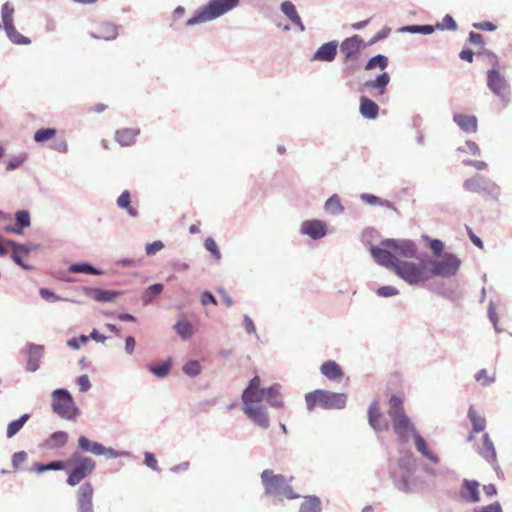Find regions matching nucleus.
I'll return each instance as SVG.
<instances>
[{"mask_svg":"<svg viewBox=\"0 0 512 512\" xmlns=\"http://www.w3.org/2000/svg\"><path fill=\"white\" fill-rule=\"evenodd\" d=\"M280 388L279 384L261 388L260 378L256 375L243 391V412L251 421L263 429H267L270 425L268 412L263 402L266 401L273 408L280 409L284 407Z\"/></svg>","mask_w":512,"mask_h":512,"instance_id":"nucleus-1","label":"nucleus"},{"mask_svg":"<svg viewBox=\"0 0 512 512\" xmlns=\"http://www.w3.org/2000/svg\"><path fill=\"white\" fill-rule=\"evenodd\" d=\"M389 416L392 428L400 443L406 444L414 440L416 450L429 461L437 464L440 459L428 447L425 439L419 434L414 423L406 415L403 409V400L398 396H392L389 400Z\"/></svg>","mask_w":512,"mask_h":512,"instance_id":"nucleus-2","label":"nucleus"},{"mask_svg":"<svg viewBox=\"0 0 512 512\" xmlns=\"http://www.w3.org/2000/svg\"><path fill=\"white\" fill-rule=\"evenodd\" d=\"M370 251L375 262L385 268L419 258L417 245L410 239H385L378 246H372Z\"/></svg>","mask_w":512,"mask_h":512,"instance_id":"nucleus-3","label":"nucleus"},{"mask_svg":"<svg viewBox=\"0 0 512 512\" xmlns=\"http://www.w3.org/2000/svg\"><path fill=\"white\" fill-rule=\"evenodd\" d=\"M240 3V0H208L197 9L194 15L186 21V26H195L213 21L232 11Z\"/></svg>","mask_w":512,"mask_h":512,"instance_id":"nucleus-4","label":"nucleus"},{"mask_svg":"<svg viewBox=\"0 0 512 512\" xmlns=\"http://www.w3.org/2000/svg\"><path fill=\"white\" fill-rule=\"evenodd\" d=\"M305 402L309 411H312L317 404L326 410L343 409L347 403V395L327 390H315L305 395Z\"/></svg>","mask_w":512,"mask_h":512,"instance_id":"nucleus-5","label":"nucleus"},{"mask_svg":"<svg viewBox=\"0 0 512 512\" xmlns=\"http://www.w3.org/2000/svg\"><path fill=\"white\" fill-rule=\"evenodd\" d=\"M51 408L59 417L68 421L76 420L81 414L72 395L64 388L55 389L51 393Z\"/></svg>","mask_w":512,"mask_h":512,"instance_id":"nucleus-6","label":"nucleus"},{"mask_svg":"<svg viewBox=\"0 0 512 512\" xmlns=\"http://www.w3.org/2000/svg\"><path fill=\"white\" fill-rule=\"evenodd\" d=\"M398 277L403 279L409 285H418L429 280L430 276L426 272V265L424 262H411L403 261L388 267Z\"/></svg>","mask_w":512,"mask_h":512,"instance_id":"nucleus-7","label":"nucleus"},{"mask_svg":"<svg viewBox=\"0 0 512 512\" xmlns=\"http://www.w3.org/2000/svg\"><path fill=\"white\" fill-rule=\"evenodd\" d=\"M261 479L267 494L287 499L298 497L282 475L274 474L271 470H264L261 474Z\"/></svg>","mask_w":512,"mask_h":512,"instance_id":"nucleus-8","label":"nucleus"},{"mask_svg":"<svg viewBox=\"0 0 512 512\" xmlns=\"http://www.w3.org/2000/svg\"><path fill=\"white\" fill-rule=\"evenodd\" d=\"M69 464L75 465L67 477V484L70 486L78 485L83 479L89 476L96 468L95 461L87 456H83L78 452H74L68 461Z\"/></svg>","mask_w":512,"mask_h":512,"instance_id":"nucleus-9","label":"nucleus"},{"mask_svg":"<svg viewBox=\"0 0 512 512\" xmlns=\"http://www.w3.org/2000/svg\"><path fill=\"white\" fill-rule=\"evenodd\" d=\"M428 265L430 272L429 276L449 278L456 275L461 265V261L454 254L445 253L439 259L429 261Z\"/></svg>","mask_w":512,"mask_h":512,"instance_id":"nucleus-10","label":"nucleus"},{"mask_svg":"<svg viewBox=\"0 0 512 512\" xmlns=\"http://www.w3.org/2000/svg\"><path fill=\"white\" fill-rule=\"evenodd\" d=\"M13 14L14 7L9 2L4 3L1 9L2 23H0V28L3 27L7 37L11 42L18 45L30 44V39L28 37L23 36L16 30L13 24Z\"/></svg>","mask_w":512,"mask_h":512,"instance_id":"nucleus-11","label":"nucleus"},{"mask_svg":"<svg viewBox=\"0 0 512 512\" xmlns=\"http://www.w3.org/2000/svg\"><path fill=\"white\" fill-rule=\"evenodd\" d=\"M487 86L500 97L503 106H507L511 101V92L508 88L505 77L496 69H490L487 72Z\"/></svg>","mask_w":512,"mask_h":512,"instance_id":"nucleus-12","label":"nucleus"},{"mask_svg":"<svg viewBox=\"0 0 512 512\" xmlns=\"http://www.w3.org/2000/svg\"><path fill=\"white\" fill-rule=\"evenodd\" d=\"M463 187L470 192H484L497 199L500 195V188L490 179L475 175L464 181Z\"/></svg>","mask_w":512,"mask_h":512,"instance_id":"nucleus-13","label":"nucleus"},{"mask_svg":"<svg viewBox=\"0 0 512 512\" xmlns=\"http://www.w3.org/2000/svg\"><path fill=\"white\" fill-rule=\"evenodd\" d=\"M3 243L11 247V257L17 265L26 270L30 269V266L24 262L23 257L28 256L33 251H36L39 248L38 244H19L11 239H7Z\"/></svg>","mask_w":512,"mask_h":512,"instance_id":"nucleus-14","label":"nucleus"},{"mask_svg":"<svg viewBox=\"0 0 512 512\" xmlns=\"http://www.w3.org/2000/svg\"><path fill=\"white\" fill-rule=\"evenodd\" d=\"M94 487L90 482L81 484L76 492L77 512L93 511Z\"/></svg>","mask_w":512,"mask_h":512,"instance_id":"nucleus-15","label":"nucleus"},{"mask_svg":"<svg viewBox=\"0 0 512 512\" xmlns=\"http://www.w3.org/2000/svg\"><path fill=\"white\" fill-rule=\"evenodd\" d=\"M300 232L311 239H321L327 234V225L324 221L318 219L306 220L301 224Z\"/></svg>","mask_w":512,"mask_h":512,"instance_id":"nucleus-16","label":"nucleus"},{"mask_svg":"<svg viewBox=\"0 0 512 512\" xmlns=\"http://www.w3.org/2000/svg\"><path fill=\"white\" fill-rule=\"evenodd\" d=\"M363 46V40L358 36L346 38L340 46L341 53L344 55L345 61L357 59Z\"/></svg>","mask_w":512,"mask_h":512,"instance_id":"nucleus-17","label":"nucleus"},{"mask_svg":"<svg viewBox=\"0 0 512 512\" xmlns=\"http://www.w3.org/2000/svg\"><path fill=\"white\" fill-rule=\"evenodd\" d=\"M480 484L476 480L464 479L459 492L461 499L467 503L480 502Z\"/></svg>","mask_w":512,"mask_h":512,"instance_id":"nucleus-18","label":"nucleus"},{"mask_svg":"<svg viewBox=\"0 0 512 512\" xmlns=\"http://www.w3.org/2000/svg\"><path fill=\"white\" fill-rule=\"evenodd\" d=\"M119 26L112 22H102L90 32L94 39L112 41L118 37Z\"/></svg>","mask_w":512,"mask_h":512,"instance_id":"nucleus-19","label":"nucleus"},{"mask_svg":"<svg viewBox=\"0 0 512 512\" xmlns=\"http://www.w3.org/2000/svg\"><path fill=\"white\" fill-rule=\"evenodd\" d=\"M368 421L375 431H386L389 428V423L381 413L376 400H374L369 406Z\"/></svg>","mask_w":512,"mask_h":512,"instance_id":"nucleus-20","label":"nucleus"},{"mask_svg":"<svg viewBox=\"0 0 512 512\" xmlns=\"http://www.w3.org/2000/svg\"><path fill=\"white\" fill-rule=\"evenodd\" d=\"M390 82V76L387 72H383L378 75L374 80L366 81L363 86L369 92L375 91L374 96H384L386 93L387 86Z\"/></svg>","mask_w":512,"mask_h":512,"instance_id":"nucleus-21","label":"nucleus"},{"mask_svg":"<svg viewBox=\"0 0 512 512\" xmlns=\"http://www.w3.org/2000/svg\"><path fill=\"white\" fill-rule=\"evenodd\" d=\"M44 346L39 344H29L27 349V365L26 369L29 372H35L40 367V361L43 356Z\"/></svg>","mask_w":512,"mask_h":512,"instance_id":"nucleus-22","label":"nucleus"},{"mask_svg":"<svg viewBox=\"0 0 512 512\" xmlns=\"http://www.w3.org/2000/svg\"><path fill=\"white\" fill-rule=\"evenodd\" d=\"M338 42L330 41L321 45L313 56V60L332 62L337 55Z\"/></svg>","mask_w":512,"mask_h":512,"instance_id":"nucleus-23","label":"nucleus"},{"mask_svg":"<svg viewBox=\"0 0 512 512\" xmlns=\"http://www.w3.org/2000/svg\"><path fill=\"white\" fill-rule=\"evenodd\" d=\"M483 444L482 447L479 450V454L492 466H494L495 469H498L497 464V454L494 447V444L489 436L488 433L483 434Z\"/></svg>","mask_w":512,"mask_h":512,"instance_id":"nucleus-24","label":"nucleus"},{"mask_svg":"<svg viewBox=\"0 0 512 512\" xmlns=\"http://www.w3.org/2000/svg\"><path fill=\"white\" fill-rule=\"evenodd\" d=\"M454 122L466 133H476L478 121L476 116L456 113L453 116Z\"/></svg>","mask_w":512,"mask_h":512,"instance_id":"nucleus-25","label":"nucleus"},{"mask_svg":"<svg viewBox=\"0 0 512 512\" xmlns=\"http://www.w3.org/2000/svg\"><path fill=\"white\" fill-rule=\"evenodd\" d=\"M83 292L86 296L93 298L98 302H112L118 293L112 290H103L100 288L84 287Z\"/></svg>","mask_w":512,"mask_h":512,"instance_id":"nucleus-26","label":"nucleus"},{"mask_svg":"<svg viewBox=\"0 0 512 512\" xmlns=\"http://www.w3.org/2000/svg\"><path fill=\"white\" fill-rule=\"evenodd\" d=\"M280 8L283 14L299 29L300 32L305 31V26L297 13L295 5L291 1L282 2Z\"/></svg>","mask_w":512,"mask_h":512,"instance_id":"nucleus-27","label":"nucleus"},{"mask_svg":"<svg viewBox=\"0 0 512 512\" xmlns=\"http://www.w3.org/2000/svg\"><path fill=\"white\" fill-rule=\"evenodd\" d=\"M78 447L82 452L91 453L95 456H102L103 445L100 442L90 440L86 436L78 438Z\"/></svg>","mask_w":512,"mask_h":512,"instance_id":"nucleus-28","label":"nucleus"},{"mask_svg":"<svg viewBox=\"0 0 512 512\" xmlns=\"http://www.w3.org/2000/svg\"><path fill=\"white\" fill-rule=\"evenodd\" d=\"M359 111L364 118L375 119L378 115L379 107L374 101H372L368 97L362 96L360 98Z\"/></svg>","mask_w":512,"mask_h":512,"instance_id":"nucleus-29","label":"nucleus"},{"mask_svg":"<svg viewBox=\"0 0 512 512\" xmlns=\"http://www.w3.org/2000/svg\"><path fill=\"white\" fill-rule=\"evenodd\" d=\"M140 130L134 128H125L116 132V140L122 146H130L135 142Z\"/></svg>","mask_w":512,"mask_h":512,"instance_id":"nucleus-30","label":"nucleus"},{"mask_svg":"<svg viewBox=\"0 0 512 512\" xmlns=\"http://www.w3.org/2000/svg\"><path fill=\"white\" fill-rule=\"evenodd\" d=\"M173 328L183 340H188L193 335V326L185 317L180 318Z\"/></svg>","mask_w":512,"mask_h":512,"instance_id":"nucleus-31","label":"nucleus"},{"mask_svg":"<svg viewBox=\"0 0 512 512\" xmlns=\"http://www.w3.org/2000/svg\"><path fill=\"white\" fill-rule=\"evenodd\" d=\"M324 209H325L326 213L333 215V216L340 215L344 212V207L341 204L340 198L337 194L330 196L326 200V202L324 204Z\"/></svg>","mask_w":512,"mask_h":512,"instance_id":"nucleus-32","label":"nucleus"},{"mask_svg":"<svg viewBox=\"0 0 512 512\" xmlns=\"http://www.w3.org/2000/svg\"><path fill=\"white\" fill-rule=\"evenodd\" d=\"M321 373L331 380L339 379L342 377L340 366L334 361H327L321 366Z\"/></svg>","mask_w":512,"mask_h":512,"instance_id":"nucleus-33","label":"nucleus"},{"mask_svg":"<svg viewBox=\"0 0 512 512\" xmlns=\"http://www.w3.org/2000/svg\"><path fill=\"white\" fill-rule=\"evenodd\" d=\"M468 418L472 423L473 430L475 432H482L486 428V419L483 416L477 414L473 406L468 410Z\"/></svg>","mask_w":512,"mask_h":512,"instance_id":"nucleus-34","label":"nucleus"},{"mask_svg":"<svg viewBox=\"0 0 512 512\" xmlns=\"http://www.w3.org/2000/svg\"><path fill=\"white\" fill-rule=\"evenodd\" d=\"M29 418V414H23L19 419L11 421L7 426V438L14 437L23 428Z\"/></svg>","mask_w":512,"mask_h":512,"instance_id":"nucleus-35","label":"nucleus"},{"mask_svg":"<svg viewBox=\"0 0 512 512\" xmlns=\"http://www.w3.org/2000/svg\"><path fill=\"white\" fill-rule=\"evenodd\" d=\"M68 434L64 431L54 432L47 440L48 447L52 449L61 448L66 445Z\"/></svg>","mask_w":512,"mask_h":512,"instance_id":"nucleus-36","label":"nucleus"},{"mask_svg":"<svg viewBox=\"0 0 512 512\" xmlns=\"http://www.w3.org/2000/svg\"><path fill=\"white\" fill-rule=\"evenodd\" d=\"M69 272L101 275L102 272L88 263H75L69 267Z\"/></svg>","mask_w":512,"mask_h":512,"instance_id":"nucleus-37","label":"nucleus"},{"mask_svg":"<svg viewBox=\"0 0 512 512\" xmlns=\"http://www.w3.org/2000/svg\"><path fill=\"white\" fill-rule=\"evenodd\" d=\"M360 199L370 205H379L389 209H393V204L390 201L369 193L360 194Z\"/></svg>","mask_w":512,"mask_h":512,"instance_id":"nucleus-38","label":"nucleus"},{"mask_svg":"<svg viewBox=\"0 0 512 512\" xmlns=\"http://www.w3.org/2000/svg\"><path fill=\"white\" fill-rule=\"evenodd\" d=\"M299 512H321V502L318 497H307L305 502L302 503Z\"/></svg>","mask_w":512,"mask_h":512,"instance_id":"nucleus-39","label":"nucleus"},{"mask_svg":"<svg viewBox=\"0 0 512 512\" xmlns=\"http://www.w3.org/2000/svg\"><path fill=\"white\" fill-rule=\"evenodd\" d=\"M163 285L160 283L149 286L143 293L142 299L145 304L151 303L163 291Z\"/></svg>","mask_w":512,"mask_h":512,"instance_id":"nucleus-40","label":"nucleus"},{"mask_svg":"<svg viewBox=\"0 0 512 512\" xmlns=\"http://www.w3.org/2000/svg\"><path fill=\"white\" fill-rule=\"evenodd\" d=\"M171 369V360L158 364V365H149V371L154 374L158 378L166 377Z\"/></svg>","mask_w":512,"mask_h":512,"instance_id":"nucleus-41","label":"nucleus"},{"mask_svg":"<svg viewBox=\"0 0 512 512\" xmlns=\"http://www.w3.org/2000/svg\"><path fill=\"white\" fill-rule=\"evenodd\" d=\"M399 31L404 33H419L429 35L434 32V27L431 25H407L401 27Z\"/></svg>","mask_w":512,"mask_h":512,"instance_id":"nucleus-42","label":"nucleus"},{"mask_svg":"<svg viewBox=\"0 0 512 512\" xmlns=\"http://www.w3.org/2000/svg\"><path fill=\"white\" fill-rule=\"evenodd\" d=\"M377 66L384 70L388 66V58L382 54H378L369 59V61L365 65V69L372 70Z\"/></svg>","mask_w":512,"mask_h":512,"instance_id":"nucleus-43","label":"nucleus"},{"mask_svg":"<svg viewBox=\"0 0 512 512\" xmlns=\"http://www.w3.org/2000/svg\"><path fill=\"white\" fill-rule=\"evenodd\" d=\"M183 372L189 377H196L201 373V365L197 360H189L182 368Z\"/></svg>","mask_w":512,"mask_h":512,"instance_id":"nucleus-44","label":"nucleus"},{"mask_svg":"<svg viewBox=\"0 0 512 512\" xmlns=\"http://www.w3.org/2000/svg\"><path fill=\"white\" fill-rule=\"evenodd\" d=\"M26 159H27V156L24 153L12 156L6 161V169L8 171H13L15 169H18L19 167H21L24 164Z\"/></svg>","mask_w":512,"mask_h":512,"instance_id":"nucleus-45","label":"nucleus"},{"mask_svg":"<svg viewBox=\"0 0 512 512\" xmlns=\"http://www.w3.org/2000/svg\"><path fill=\"white\" fill-rule=\"evenodd\" d=\"M435 28L439 30L455 31L457 29V24L453 17L447 14L442 18L441 22L436 24L434 29Z\"/></svg>","mask_w":512,"mask_h":512,"instance_id":"nucleus-46","label":"nucleus"},{"mask_svg":"<svg viewBox=\"0 0 512 512\" xmlns=\"http://www.w3.org/2000/svg\"><path fill=\"white\" fill-rule=\"evenodd\" d=\"M64 468H65V463L63 461H52L48 464H38L35 466V470L38 473H42V472L50 471V470L58 471V470H63Z\"/></svg>","mask_w":512,"mask_h":512,"instance_id":"nucleus-47","label":"nucleus"},{"mask_svg":"<svg viewBox=\"0 0 512 512\" xmlns=\"http://www.w3.org/2000/svg\"><path fill=\"white\" fill-rule=\"evenodd\" d=\"M56 134V130L53 128L39 129L34 134V140L36 142H44L51 139Z\"/></svg>","mask_w":512,"mask_h":512,"instance_id":"nucleus-48","label":"nucleus"},{"mask_svg":"<svg viewBox=\"0 0 512 512\" xmlns=\"http://www.w3.org/2000/svg\"><path fill=\"white\" fill-rule=\"evenodd\" d=\"M17 225L20 228L29 227L31 224L30 214L27 210H19L15 213Z\"/></svg>","mask_w":512,"mask_h":512,"instance_id":"nucleus-49","label":"nucleus"},{"mask_svg":"<svg viewBox=\"0 0 512 512\" xmlns=\"http://www.w3.org/2000/svg\"><path fill=\"white\" fill-rule=\"evenodd\" d=\"M102 456H106L107 458H118V457H132V454L128 451H117L111 447H105L103 445Z\"/></svg>","mask_w":512,"mask_h":512,"instance_id":"nucleus-50","label":"nucleus"},{"mask_svg":"<svg viewBox=\"0 0 512 512\" xmlns=\"http://www.w3.org/2000/svg\"><path fill=\"white\" fill-rule=\"evenodd\" d=\"M204 246L213 255V257L216 260L221 259V253H220L218 246L213 238L208 237L204 242Z\"/></svg>","mask_w":512,"mask_h":512,"instance_id":"nucleus-51","label":"nucleus"},{"mask_svg":"<svg viewBox=\"0 0 512 512\" xmlns=\"http://www.w3.org/2000/svg\"><path fill=\"white\" fill-rule=\"evenodd\" d=\"M376 293L380 297H392L398 295L399 291L396 287L388 285L378 288Z\"/></svg>","mask_w":512,"mask_h":512,"instance_id":"nucleus-52","label":"nucleus"},{"mask_svg":"<svg viewBox=\"0 0 512 512\" xmlns=\"http://www.w3.org/2000/svg\"><path fill=\"white\" fill-rule=\"evenodd\" d=\"M89 337L81 335L79 338H72L67 341V345L73 350H79L82 344H87Z\"/></svg>","mask_w":512,"mask_h":512,"instance_id":"nucleus-53","label":"nucleus"},{"mask_svg":"<svg viewBox=\"0 0 512 512\" xmlns=\"http://www.w3.org/2000/svg\"><path fill=\"white\" fill-rule=\"evenodd\" d=\"M423 238L429 243V246H430L431 250L436 255H439L442 252V250L444 248V244H443L442 241H440L438 239H431L428 236H423Z\"/></svg>","mask_w":512,"mask_h":512,"instance_id":"nucleus-54","label":"nucleus"},{"mask_svg":"<svg viewBox=\"0 0 512 512\" xmlns=\"http://www.w3.org/2000/svg\"><path fill=\"white\" fill-rule=\"evenodd\" d=\"M486 369H481L475 374V380L480 382L483 386H488L494 382V378H489Z\"/></svg>","mask_w":512,"mask_h":512,"instance_id":"nucleus-55","label":"nucleus"},{"mask_svg":"<svg viewBox=\"0 0 512 512\" xmlns=\"http://www.w3.org/2000/svg\"><path fill=\"white\" fill-rule=\"evenodd\" d=\"M164 248V243L160 240L148 243L145 246V252L147 255H153Z\"/></svg>","mask_w":512,"mask_h":512,"instance_id":"nucleus-56","label":"nucleus"},{"mask_svg":"<svg viewBox=\"0 0 512 512\" xmlns=\"http://www.w3.org/2000/svg\"><path fill=\"white\" fill-rule=\"evenodd\" d=\"M144 464L154 471H159L158 462L155 456L150 452L144 453Z\"/></svg>","mask_w":512,"mask_h":512,"instance_id":"nucleus-57","label":"nucleus"},{"mask_svg":"<svg viewBox=\"0 0 512 512\" xmlns=\"http://www.w3.org/2000/svg\"><path fill=\"white\" fill-rule=\"evenodd\" d=\"M41 297L48 302H56L62 300V298L56 295L54 292L47 288H41L39 291Z\"/></svg>","mask_w":512,"mask_h":512,"instance_id":"nucleus-58","label":"nucleus"},{"mask_svg":"<svg viewBox=\"0 0 512 512\" xmlns=\"http://www.w3.org/2000/svg\"><path fill=\"white\" fill-rule=\"evenodd\" d=\"M465 147L466 148L460 147L458 150L461 152L470 153L472 155H480V148L475 142L466 141Z\"/></svg>","mask_w":512,"mask_h":512,"instance_id":"nucleus-59","label":"nucleus"},{"mask_svg":"<svg viewBox=\"0 0 512 512\" xmlns=\"http://www.w3.org/2000/svg\"><path fill=\"white\" fill-rule=\"evenodd\" d=\"M77 384H78L79 390L81 392H87L91 388V382L89 380L88 375H86V374H83L78 377Z\"/></svg>","mask_w":512,"mask_h":512,"instance_id":"nucleus-60","label":"nucleus"},{"mask_svg":"<svg viewBox=\"0 0 512 512\" xmlns=\"http://www.w3.org/2000/svg\"><path fill=\"white\" fill-rule=\"evenodd\" d=\"M117 205L121 209H126L130 205V193L126 190L123 191L117 199Z\"/></svg>","mask_w":512,"mask_h":512,"instance_id":"nucleus-61","label":"nucleus"},{"mask_svg":"<svg viewBox=\"0 0 512 512\" xmlns=\"http://www.w3.org/2000/svg\"><path fill=\"white\" fill-rule=\"evenodd\" d=\"M474 512H503V510L499 502H494L492 504L479 507L475 509Z\"/></svg>","mask_w":512,"mask_h":512,"instance_id":"nucleus-62","label":"nucleus"},{"mask_svg":"<svg viewBox=\"0 0 512 512\" xmlns=\"http://www.w3.org/2000/svg\"><path fill=\"white\" fill-rule=\"evenodd\" d=\"M170 265L171 267L175 270V271H186L189 269V264L186 263V262H183L179 259H173L170 261Z\"/></svg>","mask_w":512,"mask_h":512,"instance_id":"nucleus-63","label":"nucleus"},{"mask_svg":"<svg viewBox=\"0 0 512 512\" xmlns=\"http://www.w3.org/2000/svg\"><path fill=\"white\" fill-rule=\"evenodd\" d=\"M27 458V454L24 451L14 453L12 457V465L14 467H18L22 462H24Z\"/></svg>","mask_w":512,"mask_h":512,"instance_id":"nucleus-64","label":"nucleus"}]
</instances>
